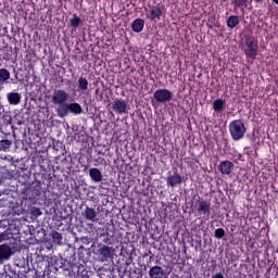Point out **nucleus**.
I'll return each instance as SVG.
<instances>
[{
    "label": "nucleus",
    "mask_w": 278,
    "mask_h": 278,
    "mask_svg": "<svg viewBox=\"0 0 278 278\" xmlns=\"http://www.w3.org/2000/svg\"><path fill=\"white\" fill-rule=\"evenodd\" d=\"M153 99L156 103H168L169 101H173V91L166 88L157 89L153 93Z\"/></svg>",
    "instance_id": "7"
},
{
    "label": "nucleus",
    "mask_w": 278,
    "mask_h": 278,
    "mask_svg": "<svg viewBox=\"0 0 278 278\" xmlns=\"http://www.w3.org/2000/svg\"><path fill=\"white\" fill-rule=\"evenodd\" d=\"M37 268L41 270V273H47V268H50L51 270H60L62 268V265L60 263V260H58L55 256L48 257L47 261H41L37 263Z\"/></svg>",
    "instance_id": "5"
},
{
    "label": "nucleus",
    "mask_w": 278,
    "mask_h": 278,
    "mask_svg": "<svg viewBox=\"0 0 278 278\" xmlns=\"http://www.w3.org/2000/svg\"><path fill=\"white\" fill-rule=\"evenodd\" d=\"M7 99L10 105H18L21 103V93L18 92H9Z\"/></svg>",
    "instance_id": "15"
},
{
    "label": "nucleus",
    "mask_w": 278,
    "mask_h": 278,
    "mask_svg": "<svg viewBox=\"0 0 278 278\" xmlns=\"http://www.w3.org/2000/svg\"><path fill=\"white\" fill-rule=\"evenodd\" d=\"M96 162L101 166L105 164V159L103 156H99L98 159H96Z\"/></svg>",
    "instance_id": "30"
},
{
    "label": "nucleus",
    "mask_w": 278,
    "mask_h": 278,
    "mask_svg": "<svg viewBox=\"0 0 278 278\" xmlns=\"http://www.w3.org/2000/svg\"><path fill=\"white\" fill-rule=\"evenodd\" d=\"M249 149H251V148H250V147H245V148H244V151H249Z\"/></svg>",
    "instance_id": "36"
},
{
    "label": "nucleus",
    "mask_w": 278,
    "mask_h": 278,
    "mask_svg": "<svg viewBox=\"0 0 278 278\" xmlns=\"http://www.w3.org/2000/svg\"><path fill=\"white\" fill-rule=\"evenodd\" d=\"M2 240H5V237H2Z\"/></svg>",
    "instance_id": "38"
},
{
    "label": "nucleus",
    "mask_w": 278,
    "mask_h": 278,
    "mask_svg": "<svg viewBox=\"0 0 278 278\" xmlns=\"http://www.w3.org/2000/svg\"><path fill=\"white\" fill-rule=\"evenodd\" d=\"M10 81V71L7 68H0V86H3V84H8Z\"/></svg>",
    "instance_id": "22"
},
{
    "label": "nucleus",
    "mask_w": 278,
    "mask_h": 278,
    "mask_svg": "<svg viewBox=\"0 0 278 278\" xmlns=\"http://www.w3.org/2000/svg\"><path fill=\"white\" fill-rule=\"evenodd\" d=\"M83 23L84 21H81V17L75 13L70 20V27H72V29H77V27H80Z\"/></svg>",
    "instance_id": "20"
},
{
    "label": "nucleus",
    "mask_w": 278,
    "mask_h": 278,
    "mask_svg": "<svg viewBox=\"0 0 278 278\" xmlns=\"http://www.w3.org/2000/svg\"><path fill=\"white\" fill-rule=\"evenodd\" d=\"M214 237L217 239V240H223V238H225V229L223 228H217L214 232Z\"/></svg>",
    "instance_id": "28"
},
{
    "label": "nucleus",
    "mask_w": 278,
    "mask_h": 278,
    "mask_svg": "<svg viewBox=\"0 0 278 278\" xmlns=\"http://www.w3.org/2000/svg\"><path fill=\"white\" fill-rule=\"evenodd\" d=\"M252 142H255V135L251 137Z\"/></svg>",
    "instance_id": "34"
},
{
    "label": "nucleus",
    "mask_w": 278,
    "mask_h": 278,
    "mask_svg": "<svg viewBox=\"0 0 278 278\" xmlns=\"http://www.w3.org/2000/svg\"><path fill=\"white\" fill-rule=\"evenodd\" d=\"M98 277H100V278H112V273L108 269L101 268V269L98 270Z\"/></svg>",
    "instance_id": "27"
},
{
    "label": "nucleus",
    "mask_w": 278,
    "mask_h": 278,
    "mask_svg": "<svg viewBox=\"0 0 278 278\" xmlns=\"http://www.w3.org/2000/svg\"><path fill=\"white\" fill-rule=\"evenodd\" d=\"M273 3H275L276 5H278V0H271Z\"/></svg>",
    "instance_id": "35"
},
{
    "label": "nucleus",
    "mask_w": 278,
    "mask_h": 278,
    "mask_svg": "<svg viewBox=\"0 0 278 278\" xmlns=\"http://www.w3.org/2000/svg\"><path fill=\"white\" fill-rule=\"evenodd\" d=\"M164 268H162V266H153L150 268L149 270V277L150 278H164Z\"/></svg>",
    "instance_id": "14"
},
{
    "label": "nucleus",
    "mask_w": 278,
    "mask_h": 278,
    "mask_svg": "<svg viewBox=\"0 0 278 278\" xmlns=\"http://www.w3.org/2000/svg\"><path fill=\"white\" fill-rule=\"evenodd\" d=\"M51 238H52V242L54 244H62V240H64V238L62 237V233H60V232H58L55 230H53L51 232Z\"/></svg>",
    "instance_id": "24"
},
{
    "label": "nucleus",
    "mask_w": 278,
    "mask_h": 278,
    "mask_svg": "<svg viewBox=\"0 0 278 278\" xmlns=\"http://www.w3.org/2000/svg\"><path fill=\"white\" fill-rule=\"evenodd\" d=\"M247 1L248 0H232V5L235 8V10H244V8H247Z\"/></svg>",
    "instance_id": "26"
},
{
    "label": "nucleus",
    "mask_w": 278,
    "mask_h": 278,
    "mask_svg": "<svg viewBox=\"0 0 278 278\" xmlns=\"http://www.w3.org/2000/svg\"><path fill=\"white\" fill-rule=\"evenodd\" d=\"M131 29L135 34H140L144 29V20L136 18L131 24Z\"/></svg>",
    "instance_id": "16"
},
{
    "label": "nucleus",
    "mask_w": 278,
    "mask_h": 278,
    "mask_svg": "<svg viewBox=\"0 0 278 278\" xmlns=\"http://www.w3.org/2000/svg\"><path fill=\"white\" fill-rule=\"evenodd\" d=\"M228 131L230 134L231 139L235 142L242 140L244 138V134H247V126L242 119H233L228 125Z\"/></svg>",
    "instance_id": "3"
},
{
    "label": "nucleus",
    "mask_w": 278,
    "mask_h": 278,
    "mask_svg": "<svg viewBox=\"0 0 278 278\" xmlns=\"http://www.w3.org/2000/svg\"><path fill=\"white\" fill-rule=\"evenodd\" d=\"M235 157H237L235 160L236 164H238V162H244V156H242V154L240 152H235Z\"/></svg>",
    "instance_id": "29"
},
{
    "label": "nucleus",
    "mask_w": 278,
    "mask_h": 278,
    "mask_svg": "<svg viewBox=\"0 0 278 278\" xmlns=\"http://www.w3.org/2000/svg\"><path fill=\"white\" fill-rule=\"evenodd\" d=\"M81 216L83 218H85V220L97 223V211L93 207L86 206V208L81 213Z\"/></svg>",
    "instance_id": "12"
},
{
    "label": "nucleus",
    "mask_w": 278,
    "mask_h": 278,
    "mask_svg": "<svg viewBox=\"0 0 278 278\" xmlns=\"http://www.w3.org/2000/svg\"><path fill=\"white\" fill-rule=\"evenodd\" d=\"M195 211L198 216L204 218V220H210L212 218V202L204 199L199 200Z\"/></svg>",
    "instance_id": "4"
},
{
    "label": "nucleus",
    "mask_w": 278,
    "mask_h": 278,
    "mask_svg": "<svg viewBox=\"0 0 278 278\" xmlns=\"http://www.w3.org/2000/svg\"><path fill=\"white\" fill-rule=\"evenodd\" d=\"M3 60L9 61V60H10V54H4V55H3Z\"/></svg>",
    "instance_id": "32"
},
{
    "label": "nucleus",
    "mask_w": 278,
    "mask_h": 278,
    "mask_svg": "<svg viewBox=\"0 0 278 278\" xmlns=\"http://www.w3.org/2000/svg\"><path fill=\"white\" fill-rule=\"evenodd\" d=\"M113 111L115 112V114H128L127 111V101H125L124 99H115L113 101Z\"/></svg>",
    "instance_id": "10"
},
{
    "label": "nucleus",
    "mask_w": 278,
    "mask_h": 278,
    "mask_svg": "<svg viewBox=\"0 0 278 278\" xmlns=\"http://www.w3.org/2000/svg\"><path fill=\"white\" fill-rule=\"evenodd\" d=\"M184 184V178H181V175L179 173L175 172L174 174H170L166 178V186L167 188H177V186H181Z\"/></svg>",
    "instance_id": "8"
},
{
    "label": "nucleus",
    "mask_w": 278,
    "mask_h": 278,
    "mask_svg": "<svg viewBox=\"0 0 278 278\" xmlns=\"http://www.w3.org/2000/svg\"><path fill=\"white\" fill-rule=\"evenodd\" d=\"M12 140L10 139H2L0 140V152L8 153L10 152V149H12Z\"/></svg>",
    "instance_id": "19"
},
{
    "label": "nucleus",
    "mask_w": 278,
    "mask_h": 278,
    "mask_svg": "<svg viewBox=\"0 0 278 278\" xmlns=\"http://www.w3.org/2000/svg\"><path fill=\"white\" fill-rule=\"evenodd\" d=\"M99 252L103 260L108 261L112 258V249L110 247L103 245L102 248H100Z\"/></svg>",
    "instance_id": "23"
},
{
    "label": "nucleus",
    "mask_w": 278,
    "mask_h": 278,
    "mask_svg": "<svg viewBox=\"0 0 278 278\" xmlns=\"http://www.w3.org/2000/svg\"><path fill=\"white\" fill-rule=\"evenodd\" d=\"M89 177L91 181H94V184H100V181H103V174H101V170L97 167L89 169Z\"/></svg>",
    "instance_id": "13"
},
{
    "label": "nucleus",
    "mask_w": 278,
    "mask_h": 278,
    "mask_svg": "<svg viewBox=\"0 0 278 278\" xmlns=\"http://www.w3.org/2000/svg\"><path fill=\"white\" fill-rule=\"evenodd\" d=\"M217 170H219L222 175H231L233 173V163L227 160L222 161L217 166Z\"/></svg>",
    "instance_id": "11"
},
{
    "label": "nucleus",
    "mask_w": 278,
    "mask_h": 278,
    "mask_svg": "<svg viewBox=\"0 0 278 278\" xmlns=\"http://www.w3.org/2000/svg\"><path fill=\"white\" fill-rule=\"evenodd\" d=\"M226 25H227V27H229V29H235V27H238V25H240V16L230 15L227 18Z\"/></svg>",
    "instance_id": "18"
},
{
    "label": "nucleus",
    "mask_w": 278,
    "mask_h": 278,
    "mask_svg": "<svg viewBox=\"0 0 278 278\" xmlns=\"http://www.w3.org/2000/svg\"><path fill=\"white\" fill-rule=\"evenodd\" d=\"M252 1H254V3H262V1L264 0H252Z\"/></svg>",
    "instance_id": "33"
},
{
    "label": "nucleus",
    "mask_w": 278,
    "mask_h": 278,
    "mask_svg": "<svg viewBox=\"0 0 278 278\" xmlns=\"http://www.w3.org/2000/svg\"><path fill=\"white\" fill-rule=\"evenodd\" d=\"M78 89L81 90V92L88 90V79H86V77L78 78Z\"/></svg>",
    "instance_id": "25"
},
{
    "label": "nucleus",
    "mask_w": 278,
    "mask_h": 278,
    "mask_svg": "<svg viewBox=\"0 0 278 278\" xmlns=\"http://www.w3.org/2000/svg\"><path fill=\"white\" fill-rule=\"evenodd\" d=\"M226 102L223 99H216L213 101V110L217 114H222L225 110Z\"/></svg>",
    "instance_id": "17"
},
{
    "label": "nucleus",
    "mask_w": 278,
    "mask_h": 278,
    "mask_svg": "<svg viewBox=\"0 0 278 278\" xmlns=\"http://www.w3.org/2000/svg\"><path fill=\"white\" fill-rule=\"evenodd\" d=\"M211 278H225V275H223V273H216Z\"/></svg>",
    "instance_id": "31"
},
{
    "label": "nucleus",
    "mask_w": 278,
    "mask_h": 278,
    "mask_svg": "<svg viewBox=\"0 0 278 278\" xmlns=\"http://www.w3.org/2000/svg\"><path fill=\"white\" fill-rule=\"evenodd\" d=\"M242 51L248 60H255V58H257V53H260V45L257 43V39L252 36H245Z\"/></svg>",
    "instance_id": "2"
},
{
    "label": "nucleus",
    "mask_w": 278,
    "mask_h": 278,
    "mask_svg": "<svg viewBox=\"0 0 278 278\" xmlns=\"http://www.w3.org/2000/svg\"><path fill=\"white\" fill-rule=\"evenodd\" d=\"M12 255H14V252H12V248L8 244H0V266L5 264Z\"/></svg>",
    "instance_id": "9"
},
{
    "label": "nucleus",
    "mask_w": 278,
    "mask_h": 278,
    "mask_svg": "<svg viewBox=\"0 0 278 278\" xmlns=\"http://www.w3.org/2000/svg\"><path fill=\"white\" fill-rule=\"evenodd\" d=\"M31 192L35 197H40V194H42V182L40 180H35L33 182Z\"/></svg>",
    "instance_id": "21"
},
{
    "label": "nucleus",
    "mask_w": 278,
    "mask_h": 278,
    "mask_svg": "<svg viewBox=\"0 0 278 278\" xmlns=\"http://www.w3.org/2000/svg\"><path fill=\"white\" fill-rule=\"evenodd\" d=\"M245 153H247V155H251V152H249V151H247Z\"/></svg>",
    "instance_id": "37"
},
{
    "label": "nucleus",
    "mask_w": 278,
    "mask_h": 278,
    "mask_svg": "<svg viewBox=\"0 0 278 278\" xmlns=\"http://www.w3.org/2000/svg\"><path fill=\"white\" fill-rule=\"evenodd\" d=\"M70 98L68 92L63 89H55L50 96V101L52 105H55V112L59 118H66L68 114H74V116H79L84 113L81 104L77 102L67 103Z\"/></svg>",
    "instance_id": "1"
},
{
    "label": "nucleus",
    "mask_w": 278,
    "mask_h": 278,
    "mask_svg": "<svg viewBox=\"0 0 278 278\" xmlns=\"http://www.w3.org/2000/svg\"><path fill=\"white\" fill-rule=\"evenodd\" d=\"M222 1H224V2H225V1H227V0H222Z\"/></svg>",
    "instance_id": "39"
},
{
    "label": "nucleus",
    "mask_w": 278,
    "mask_h": 278,
    "mask_svg": "<svg viewBox=\"0 0 278 278\" xmlns=\"http://www.w3.org/2000/svg\"><path fill=\"white\" fill-rule=\"evenodd\" d=\"M163 14H164V5H162V7L149 5L146 16L149 21H152L153 23H157L159 21H162Z\"/></svg>",
    "instance_id": "6"
}]
</instances>
